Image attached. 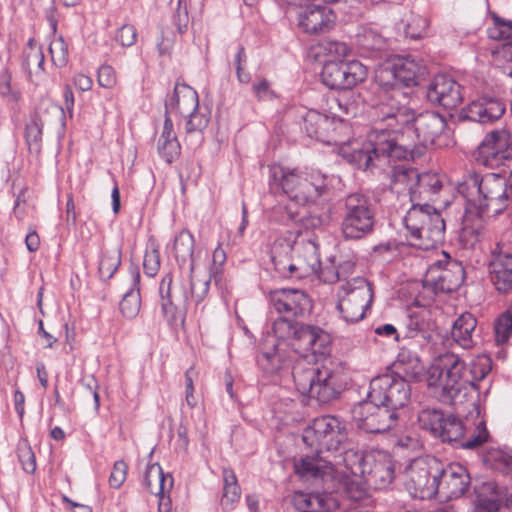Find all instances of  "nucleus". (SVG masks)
Returning a JSON list of instances; mask_svg holds the SVG:
<instances>
[{
    "label": "nucleus",
    "mask_w": 512,
    "mask_h": 512,
    "mask_svg": "<svg viewBox=\"0 0 512 512\" xmlns=\"http://www.w3.org/2000/svg\"><path fill=\"white\" fill-rule=\"evenodd\" d=\"M300 252L296 258V278H304L314 274L320 268V258L318 254V244L315 238H302L300 243H296Z\"/></svg>",
    "instance_id": "obj_29"
},
{
    "label": "nucleus",
    "mask_w": 512,
    "mask_h": 512,
    "mask_svg": "<svg viewBox=\"0 0 512 512\" xmlns=\"http://www.w3.org/2000/svg\"><path fill=\"white\" fill-rule=\"evenodd\" d=\"M291 373L299 393L315 399L319 404L338 399L345 387L343 374L325 364H309L299 360L293 365Z\"/></svg>",
    "instance_id": "obj_4"
},
{
    "label": "nucleus",
    "mask_w": 512,
    "mask_h": 512,
    "mask_svg": "<svg viewBox=\"0 0 512 512\" xmlns=\"http://www.w3.org/2000/svg\"><path fill=\"white\" fill-rule=\"evenodd\" d=\"M437 494L445 499L461 497L470 485L467 469L459 463L443 465L439 461Z\"/></svg>",
    "instance_id": "obj_19"
},
{
    "label": "nucleus",
    "mask_w": 512,
    "mask_h": 512,
    "mask_svg": "<svg viewBox=\"0 0 512 512\" xmlns=\"http://www.w3.org/2000/svg\"><path fill=\"white\" fill-rule=\"evenodd\" d=\"M189 277L191 296L194 299L195 303L198 305L206 297L209 291L212 277L215 279V284H218V268L215 267L214 270L208 276H205L202 279H195L193 273L190 272Z\"/></svg>",
    "instance_id": "obj_50"
},
{
    "label": "nucleus",
    "mask_w": 512,
    "mask_h": 512,
    "mask_svg": "<svg viewBox=\"0 0 512 512\" xmlns=\"http://www.w3.org/2000/svg\"><path fill=\"white\" fill-rule=\"evenodd\" d=\"M488 439L489 433L486 424L483 420H480L471 435L467 438L464 435L457 445L463 449L474 450L486 443Z\"/></svg>",
    "instance_id": "obj_52"
},
{
    "label": "nucleus",
    "mask_w": 512,
    "mask_h": 512,
    "mask_svg": "<svg viewBox=\"0 0 512 512\" xmlns=\"http://www.w3.org/2000/svg\"><path fill=\"white\" fill-rule=\"evenodd\" d=\"M195 240L188 230H182L174 239L173 252L180 266L190 263L189 272H194L193 253Z\"/></svg>",
    "instance_id": "obj_40"
},
{
    "label": "nucleus",
    "mask_w": 512,
    "mask_h": 512,
    "mask_svg": "<svg viewBox=\"0 0 512 512\" xmlns=\"http://www.w3.org/2000/svg\"><path fill=\"white\" fill-rule=\"evenodd\" d=\"M346 423L331 415L315 418L305 429L302 440L315 453L337 452L347 440Z\"/></svg>",
    "instance_id": "obj_9"
},
{
    "label": "nucleus",
    "mask_w": 512,
    "mask_h": 512,
    "mask_svg": "<svg viewBox=\"0 0 512 512\" xmlns=\"http://www.w3.org/2000/svg\"><path fill=\"white\" fill-rule=\"evenodd\" d=\"M173 23L180 34L188 29L189 14L186 0H178L177 8L173 14Z\"/></svg>",
    "instance_id": "obj_62"
},
{
    "label": "nucleus",
    "mask_w": 512,
    "mask_h": 512,
    "mask_svg": "<svg viewBox=\"0 0 512 512\" xmlns=\"http://www.w3.org/2000/svg\"><path fill=\"white\" fill-rule=\"evenodd\" d=\"M121 264V249L119 247H112L103 252L99 263V274L105 279L109 280L117 271Z\"/></svg>",
    "instance_id": "obj_47"
},
{
    "label": "nucleus",
    "mask_w": 512,
    "mask_h": 512,
    "mask_svg": "<svg viewBox=\"0 0 512 512\" xmlns=\"http://www.w3.org/2000/svg\"><path fill=\"white\" fill-rule=\"evenodd\" d=\"M494 341L496 345L506 344L512 336V311L506 310L494 321Z\"/></svg>",
    "instance_id": "obj_48"
},
{
    "label": "nucleus",
    "mask_w": 512,
    "mask_h": 512,
    "mask_svg": "<svg viewBox=\"0 0 512 512\" xmlns=\"http://www.w3.org/2000/svg\"><path fill=\"white\" fill-rule=\"evenodd\" d=\"M404 326L406 337H420L424 341H430L435 328L434 322H432L430 318V312L427 310L410 312L405 320Z\"/></svg>",
    "instance_id": "obj_34"
},
{
    "label": "nucleus",
    "mask_w": 512,
    "mask_h": 512,
    "mask_svg": "<svg viewBox=\"0 0 512 512\" xmlns=\"http://www.w3.org/2000/svg\"><path fill=\"white\" fill-rule=\"evenodd\" d=\"M44 53L34 39H29L22 53V68L29 80L38 83L44 76Z\"/></svg>",
    "instance_id": "obj_33"
},
{
    "label": "nucleus",
    "mask_w": 512,
    "mask_h": 512,
    "mask_svg": "<svg viewBox=\"0 0 512 512\" xmlns=\"http://www.w3.org/2000/svg\"><path fill=\"white\" fill-rule=\"evenodd\" d=\"M437 458H419L411 462L406 470V490L413 498L431 499L437 494Z\"/></svg>",
    "instance_id": "obj_12"
},
{
    "label": "nucleus",
    "mask_w": 512,
    "mask_h": 512,
    "mask_svg": "<svg viewBox=\"0 0 512 512\" xmlns=\"http://www.w3.org/2000/svg\"><path fill=\"white\" fill-rule=\"evenodd\" d=\"M293 240L279 239L271 249V261L275 271L283 278H296V259L291 258Z\"/></svg>",
    "instance_id": "obj_31"
},
{
    "label": "nucleus",
    "mask_w": 512,
    "mask_h": 512,
    "mask_svg": "<svg viewBox=\"0 0 512 512\" xmlns=\"http://www.w3.org/2000/svg\"><path fill=\"white\" fill-rule=\"evenodd\" d=\"M128 472V465L123 460H118L114 463L113 469L109 476V485L112 488H120L126 480Z\"/></svg>",
    "instance_id": "obj_63"
},
{
    "label": "nucleus",
    "mask_w": 512,
    "mask_h": 512,
    "mask_svg": "<svg viewBox=\"0 0 512 512\" xmlns=\"http://www.w3.org/2000/svg\"><path fill=\"white\" fill-rule=\"evenodd\" d=\"M12 76L7 69L0 73V95L8 102L16 103L20 99V92L11 85Z\"/></svg>",
    "instance_id": "obj_59"
},
{
    "label": "nucleus",
    "mask_w": 512,
    "mask_h": 512,
    "mask_svg": "<svg viewBox=\"0 0 512 512\" xmlns=\"http://www.w3.org/2000/svg\"><path fill=\"white\" fill-rule=\"evenodd\" d=\"M199 107L196 90L186 84H176L173 94L165 102V114L176 111L182 117L191 115Z\"/></svg>",
    "instance_id": "obj_28"
},
{
    "label": "nucleus",
    "mask_w": 512,
    "mask_h": 512,
    "mask_svg": "<svg viewBox=\"0 0 512 512\" xmlns=\"http://www.w3.org/2000/svg\"><path fill=\"white\" fill-rule=\"evenodd\" d=\"M298 14L299 27L308 34L330 31L336 20L334 12L319 0H302Z\"/></svg>",
    "instance_id": "obj_17"
},
{
    "label": "nucleus",
    "mask_w": 512,
    "mask_h": 512,
    "mask_svg": "<svg viewBox=\"0 0 512 512\" xmlns=\"http://www.w3.org/2000/svg\"><path fill=\"white\" fill-rule=\"evenodd\" d=\"M401 95L400 91H394L379 96V101L372 106L374 127L367 141L344 143L339 148V154L347 162L363 171L384 170L394 161L414 159L415 154L422 153L400 142V127L414 119V110L397 99Z\"/></svg>",
    "instance_id": "obj_1"
},
{
    "label": "nucleus",
    "mask_w": 512,
    "mask_h": 512,
    "mask_svg": "<svg viewBox=\"0 0 512 512\" xmlns=\"http://www.w3.org/2000/svg\"><path fill=\"white\" fill-rule=\"evenodd\" d=\"M144 272L149 277H154L160 268V252L157 247L146 250L143 260Z\"/></svg>",
    "instance_id": "obj_60"
},
{
    "label": "nucleus",
    "mask_w": 512,
    "mask_h": 512,
    "mask_svg": "<svg viewBox=\"0 0 512 512\" xmlns=\"http://www.w3.org/2000/svg\"><path fill=\"white\" fill-rule=\"evenodd\" d=\"M390 189L397 194L409 197L411 203L422 200V190H417L419 173L408 164L392 167L390 172Z\"/></svg>",
    "instance_id": "obj_24"
},
{
    "label": "nucleus",
    "mask_w": 512,
    "mask_h": 512,
    "mask_svg": "<svg viewBox=\"0 0 512 512\" xmlns=\"http://www.w3.org/2000/svg\"><path fill=\"white\" fill-rule=\"evenodd\" d=\"M130 274L132 276V288L124 294L120 302V310L126 318H134L139 313L141 306L140 272L137 265L130 267Z\"/></svg>",
    "instance_id": "obj_37"
},
{
    "label": "nucleus",
    "mask_w": 512,
    "mask_h": 512,
    "mask_svg": "<svg viewBox=\"0 0 512 512\" xmlns=\"http://www.w3.org/2000/svg\"><path fill=\"white\" fill-rule=\"evenodd\" d=\"M186 131L188 133L202 131L209 123V116L206 113L200 112L199 108L191 115H187Z\"/></svg>",
    "instance_id": "obj_64"
},
{
    "label": "nucleus",
    "mask_w": 512,
    "mask_h": 512,
    "mask_svg": "<svg viewBox=\"0 0 512 512\" xmlns=\"http://www.w3.org/2000/svg\"><path fill=\"white\" fill-rule=\"evenodd\" d=\"M375 81L378 87L382 90V94L390 93V90L392 92L397 91L396 86L399 85V82L393 61L379 67L376 71Z\"/></svg>",
    "instance_id": "obj_49"
},
{
    "label": "nucleus",
    "mask_w": 512,
    "mask_h": 512,
    "mask_svg": "<svg viewBox=\"0 0 512 512\" xmlns=\"http://www.w3.org/2000/svg\"><path fill=\"white\" fill-rule=\"evenodd\" d=\"M295 472L305 480H325L332 477V464L325 460L321 454L305 456L294 464Z\"/></svg>",
    "instance_id": "obj_32"
},
{
    "label": "nucleus",
    "mask_w": 512,
    "mask_h": 512,
    "mask_svg": "<svg viewBox=\"0 0 512 512\" xmlns=\"http://www.w3.org/2000/svg\"><path fill=\"white\" fill-rule=\"evenodd\" d=\"M394 372L390 374H398L409 383L410 380H418L423 372L424 367L415 353H411L407 350H402L394 363Z\"/></svg>",
    "instance_id": "obj_35"
},
{
    "label": "nucleus",
    "mask_w": 512,
    "mask_h": 512,
    "mask_svg": "<svg viewBox=\"0 0 512 512\" xmlns=\"http://www.w3.org/2000/svg\"><path fill=\"white\" fill-rule=\"evenodd\" d=\"M501 172L467 175L460 192L465 194V213L462 217L460 238L473 245L478 241L485 215H498L512 204V173L509 178Z\"/></svg>",
    "instance_id": "obj_2"
},
{
    "label": "nucleus",
    "mask_w": 512,
    "mask_h": 512,
    "mask_svg": "<svg viewBox=\"0 0 512 512\" xmlns=\"http://www.w3.org/2000/svg\"><path fill=\"white\" fill-rule=\"evenodd\" d=\"M399 85L412 87L427 73L423 60L413 56L399 57L393 60Z\"/></svg>",
    "instance_id": "obj_30"
},
{
    "label": "nucleus",
    "mask_w": 512,
    "mask_h": 512,
    "mask_svg": "<svg viewBox=\"0 0 512 512\" xmlns=\"http://www.w3.org/2000/svg\"><path fill=\"white\" fill-rule=\"evenodd\" d=\"M304 208L298 207L296 204H278L272 208L271 219L282 224L289 222H297L300 211Z\"/></svg>",
    "instance_id": "obj_53"
},
{
    "label": "nucleus",
    "mask_w": 512,
    "mask_h": 512,
    "mask_svg": "<svg viewBox=\"0 0 512 512\" xmlns=\"http://www.w3.org/2000/svg\"><path fill=\"white\" fill-rule=\"evenodd\" d=\"M356 42L363 52L373 53L385 48V39L376 31L363 28L356 35Z\"/></svg>",
    "instance_id": "obj_46"
},
{
    "label": "nucleus",
    "mask_w": 512,
    "mask_h": 512,
    "mask_svg": "<svg viewBox=\"0 0 512 512\" xmlns=\"http://www.w3.org/2000/svg\"><path fill=\"white\" fill-rule=\"evenodd\" d=\"M477 318L470 312H464L459 315L451 327V338L458 346L463 349H473L479 340L477 333Z\"/></svg>",
    "instance_id": "obj_27"
},
{
    "label": "nucleus",
    "mask_w": 512,
    "mask_h": 512,
    "mask_svg": "<svg viewBox=\"0 0 512 512\" xmlns=\"http://www.w3.org/2000/svg\"><path fill=\"white\" fill-rule=\"evenodd\" d=\"M351 472L361 475L369 486L383 489L393 480L394 465L386 453H368L358 457V464L351 468Z\"/></svg>",
    "instance_id": "obj_15"
},
{
    "label": "nucleus",
    "mask_w": 512,
    "mask_h": 512,
    "mask_svg": "<svg viewBox=\"0 0 512 512\" xmlns=\"http://www.w3.org/2000/svg\"><path fill=\"white\" fill-rule=\"evenodd\" d=\"M508 138L509 134L504 129L487 134L475 152L477 163L492 169L503 166L512 173V143H508Z\"/></svg>",
    "instance_id": "obj_14"
},
{
    "label": "nucleus",
    "mask_w": 512,
    "mask_h": 512,
    "mask_svg": "<svg viewBox=\"0 0 512 512\" xmlns=\"http://www.w3.org/2000/svg\"><path fill=\"white\" fill-rule=\"evenodd\" d=\"M426 98L432 105L454 109L462 103L464 96L462 86L453 77L438 74L428 84Z\"/></svg>",
    "instance_id": "obj_18"
},
{
    "label": "nucleus",
    "mask_w": 512,
    "mask_h": 512,
    "mask_svg": "<svg viewBox=\"0 0 512 512\" xmlns=\"http://www.w3.org/2000/svg\"><path fill=\"white\" fill-rule=\"evenodd\" d=\"M373 298L371 284L363 277H355L341 285L337 309L348 323L362 320Z\"/></svg>",
    "instance_id": "obj_10"
},
{
    "label": "nucleus",
    "mask_w": 512,
    "mask_h": 512,
    "mask_svg": "<svg viewBox=\"0 0 512 512\" xmlns=\"http://www.w3.org/2000/svg\"><path fill=\"white\" fill-rule=\"evenodd\" d=\"M42 123L40 118L35 115L31 117L25 128V138L30 153L39 154L42 141Z\"/></svg>",
    "instance_id": "obj_51"
},
{
    "label": "nucleus",
    "mask_w": 512,
    "mask_h": 512,
    "mask_svg": "<svg viewBox=\"0 0 512 512\" xmlns=\"http://www.w3.org/2000/svg\"><path fill=\"white\" fill-rule=\"evenodd\" d=\"M490 371L491 359L485 355L477 356L468 367L458 355L446 353L440 357L439 364L432 368L429 388L441 403L461 405L478 391L476 383Z\"/></svg>",
    "instance_id": "obj_3"
},
{
    "label": "nucleus",
    "mask_w": 512,
    "mask_h": 512,
    "mask_svg": "<svg viewBox=\"0 0 512 512\" xmlns=\"http://www.w3.org/2000/svg\"><path fill=\"white\" fill-rule=\"evenodd\" d=\"M341 90H350L367 77V68L357 60L341 61Z\"/></svg>",
    "instance_id": "obj_42"
},
{
    "label": "nucleus",
    "mask_w": 512,
    "mask_h": 512,
    "mask_svg": "<svg viewBox=\"0 0 512 512\" xmlns=\"http://www.w3.org/2000/svg\"><path fill=\"white\" fill-rule=\"evenodd\" d=\"M442 188L441 181L431 174H419V180L416 185L417 190H422V199L427 196L437 194Z\"/></svg>",
    "instance_id": "obj_57"
},
{
    "label": "nucleus",
    "mask_w": 512,
    "mask_h": 512,
    "mask_svg": "<svg viewBox=\"0 0 512 512\" xmlns=\"http://www.w3.org/2000/svg\"><path fill=\"white\" fill-rule=\"evenodd\" d=\"M143 484L151 494L169 493L173 487L171 475H165L157 463L148 465L145 471Z\"/></svg>",
    "instance_id": "obj_38"
},
{
    "label": "nucleus",
    "mask_w": 512,
    "mask_h": 512,
    "mask_svg": "<svg viewBox=\"0 0 512 512\" xmlns=\"http://www.w3.org/2000/svg\"><path fill=\"white\" fill-rule=\"evenodd\" d=\"M223 491L220 505L223 510H233L235 504L241 497V488L235 472L230 468H224L222 471Z\"/></svg>",
    "instance_id": "obj_41"
},
{
    "label": "nucleus",
    "mask_w": 512,
    "mask_h": 512,
    "mask_svg": "<svg viewBox=\"0 0 512 512\" xmlns=\"http://www.w3.org/2000/svg\"><path fill=\"white\" fill-rule=\"evenodd\" d=\"M52 62L57 67H64L68 63V45L62 37H57L49 45Z\"/></svg>",
    "instance_id": "obj_55"
},
{
    "label": "nucleus",
    "mask_w": 512,
    "mask_h": 512,
    "mask_svg": "<svg viewBox=\"0 0 512 512\" xmlns=\"http://www.w3.org/2000/svg\"><path fill=\"white\" fill-rule=\"evenodd\" d=\"M322 82L331 89H341V61H328L321 72Z\"/></svg>",
    "instance_id": "obj_54"
},
{
    "label": "nucleus",
    "mask_w": 512,
    "mask_h": 512,
    "mask_svg": "<svg viewBox=\"0 0 512 512\" xmlns=\"http://www.w3.org/2000/svg\"><path fill=\"white\" fill-rule=\"evenodd\" d=\"M293 505L299 512H325L331 508V500L326 493H304L294 495Z\"/></svg>",
    "instance_id": "obj_36"
},
{
    "label": "nucleus",
    "mask_w": 512,
    "mask_h": 512,
    "mask_svg": "<svg viewBox=\"0 0 512 512\" xmlns=\"http://www.w3.org/2000/svg\"><path fill=\"white\" fill-rule=\"evenodd\" d=\"M257 364L265 373L275 374L288 369L291 360L278 348L277 344H273L271 351L261 352L257 356Z\"/></svg>",
    "instance_id": "obj_39"
},
{
    "label": "nucleus",
    "mask_w": 512,
    "mask_h": 512,
    "mask_svg": "<svg viewBox=\"0 0 512 512\" xmlns=\"http://www.w3.org/2000/svg\"><path fill=\"white\" fill-rule=\"evenodd\" d=\"M485 461L495 465L496 468L512 469V455L500 448H490Z\"/></svg>",
    "instance_id": "obj_58"
},
{
    "label": "nucleus",
    "mask_w": 512,
    "mask_h": 512,
    "mask_svg": "<svg viewBox=\"0 0 512 512\" xmlns=\"http://www.w3.org/2000/svg\"><path fill=\"white\" fill-rule=\"evenodd\" d=\"M18 458L22 464L23 470L27 473H33L36 470V460L34 452L27 443H21L18 446Z\"/></svg>",
    "instance_id": "obj_61"
},
{
    "label": "nucleus",
    "mask_w": 512,
    "mask_h": 512,
    "mask_svg": "<svg viewBox=\"0 0 512 512\" xmlns=\"http://www.w3.org/2000/svg\"><path fill=\"white\" fill-rule=\"evenodd\" d=\"M351 96V93L344 92L331 101L330 110L333 111L334 115L332 118H335V121H337L338 128L343 126L344 116H354L357 113V105L353 101H350Z\"/></svg>",
    "instance_id": "obj_44"
},
{
    "label": "nucleus",
    "mask_w": 512,
    "mask_h": 512,
    "mask_svg": "<svg viewBox=\"0 0 512 512\" xmlns=\"http://www.w3.org/2000/svg\"><path fill=\"white\" fill-rule=\"evenodd\" d=\"M464 279L465 270L462 264L449 259L444 264L439 261L431 265L425 283L436 293H451L463 284Z\"/></svg>",
    "instance_id": "obj_16"
},
{
    "label": "nucleus",
    "mask_w": 512,
    "mask_h": 512,
    "mask_svg": "<svg viewBox=\"0 0 512 512\" xmlns=\"http://www.w3.org/2000/svg\"><path fill=\"white\" fill-rule=\"evenodd\" d=\"M368 397L399 413L410 401L411 388L400 375L386 373L371 380Z\"/></svg>",
    "instance_id": "obj_11"
},
{
    "label": "nucleus",
    "mask_w": 512,
    "mask_h": 512,
    "mask_svg": "<svg viewBox=\"0 0 512 512\" xmlns=\"http://www.w3.org/2000/svg\"><path fill=\"white\" fill-rule=\"evenodd\" d=\"M404 225L410 234L411 244L420 249H433L444 242L445 220L436 208L427 203L413 202L404 217Z\"/></svg>",
    "instance_id": "obj_6"
},
{
    "label": "nucleus",
    "mask_w": 512,
    "mask_h": 512,
    "mask_svg": "<svg viewBox=\"0 0 512 512\" xmlns=\"http://www.w3.org/2000/svg\"><path fill=\"white\" fill-rule=\"evenodd\" d=\"M445 413L436 408L422 409L418 414L419 426L430 432L434 437L439 433L441 425L443 424Z\"/></svg>",
    "instance_id": "obj_45"
},
{
    "label": "nucleus",
    "mask_w": 512,
    "mask_h": 512,
    "mask_svg": "<svg viewBox=\"0 0 512 512\" xmlns=\"http://www.w3.org/2000/svg\"><path fill=\"white\" fill-rule=\"evenodd\" d=\"M270 303L280 315L302 316L311 309L308 295L299 289H277L270 293Z\"/></svg>",
    "instance_id": "obj_21"
},
{
    "label": "nucleus",
    "mask_w": 512,
    "mask_h": 512,
    "mask_svg": "<svg viewBox=\"0 0 512 512\" xmlns=\"http://www.w3.org/2000/svg\"><path fill=\"white\" fill-rule=\"evenodd\" d=\"M505 112V104L493 97H480L461 111V116L473 122L487 124L498 120Z\"/></svg>",
    "instance_id": "obj_23"
},
{
    "label": "nucleus",
    "mask_w": 512,
    "mask_h": 512,
    "mask_svg": "<svg viewBox=\"0 0 512 512\" xmlns=\"http://www.w3.org/2000/svg\"><path fill=\"white\" fill-rule=\"evenodd\" d=\"M291 317L282 315L273 322V332L279 339L293 338L292 346L304 357L308 353L325 357L331 353L332 337L324 329L308 324H298Z\"/></svg>",
    "instance_id": "obj_7"
},
{
    "label": "nucleus",
    "mask_w": 512,
    "mask_h": 512,
    "mask_svg": "<svg viewBox=\"0 0 512 512\" xmlns=\"http://www.w3.org/2000/svg\"><path fill=\"white\" fill-rule=\"evenodd\" d=\"M376 223V207L370 198L359 193L345 198L341 221L345 239L360 240L372 234Z\"/></svg>",
    "instance_id": "obj_8"
},
{
    "label": "nucleus",
    "mask_w": 512,
    "mask_h": 512,
    "mask_svg": "<svg viewBox=\"0 0 512 512\" xmlns=\"http://www.w3.org/2000/svg\"><path fill=\"white\" fill-rule=\"evenodd\" d=\"M489 274L491 282L499 292L506 293L512 289V253L503 251L500 244L493 251Z\"/></svg>",
    "instance_id": "obj_26"
},
{
    "label": "nucleus",
    "mask_w": 512,
    "mask_h": 512,
    "mask_svg": "<svg viewBox=\"0 0 512 512\" xmlns=\"http://www.w3.org/2000/svg\"><path fill=\"white\" fill-rule=\"evenodd\" d=\"M467 428L463 421L453 414H446L443 424L436 437L442 442L458 444L466 434Z\"/></svg>",
    "instance_id": "obj_43"
},
{
    "label": "nucleus",
    "mask_w": 512,
    "mask_h": 512,
    "mask_svg": "<svg viewBox=\"0 0 512 512\" xmlns=\"http://www.w3.org/2000/svg\"><path fill=\"white\" fill-rule=\"evenodd\" d=\"M352 418L367 433H384L396 426L399 413L367 397L354 405Z\"/></svg>",
    "instance_id": "obj_13"
},
{
    "label": "nucleus",
    "mask_w": 512,
    "mask_h": 512,
    "mask_svg": "<svg viewBox=\"0 0 512 512\" xmlns=\"http://www.w3.org/2000/svg\"><path fill=\"white\" fill-rule=\"evenodd\" d=\"M428 26L427 18L420 15L412 16L406 24L405 34L411 39H419L426 34Z\"/></svg>",
    "instance_id": "obj_56"
},
{
    "label": "nucleus",
    "mask_w": 512,
    "mask_h": 512,
    "mask_svg": "<svg viewBox=\"0 0 512 512\" xmlns=\"http://www.w3.org/2000/svg\"><path fill=\"white\" fill-rule=\"evenodd\" d=\"M303 129L310 138L327 144L339 142L335 118L329 117L317 110L311 109L303 116Z\"/></svg>",
    "instance_id": "obj_22"
},
{
    "label": "nucleus",
    "mask_w": 512,
    "mask_h": 512,
    "mask_svg": "<svg viewBox=\"0 0 512 512\" xmlns=\"http://www.w3.org/2000/svg\"><path fill=\"white\" fill-rule=\"evenodd\" d=\"M269 186L282 191L293 201L306 204L314 202L328 189V178L318 170H301L281 164L269 166Z\"/></svg>",
    "instance_id": "obj_5"
},
{
    "label": "nucleus",
    "mask_w": 512,
    "mask_h": 512,
    "mask_svg": "<svg viewBox=\"0 0 512 512\" xmlns=\"http://www.w3.org/2000/svg\"><path fill=\"white\" fill-rule=\"evenodd\" d=\"M172 283V275L168 273L162 278L159 286L162 314L170 324L181 316L188 300L186 291L179 294L173 292Z\"/></svg>",
    "instance_id": "obj_25"
},
{
    "label": "nucleus",
    "mask_w": 512,
    "mask_h": 512,
    "mask_svg": "<svg viewBox=\"0 0 512 512\" xmlns=\"http://www.w3.org/2000/svg\"><path fill=\"white\" fill-rule=\"evenodd\" d=\"M414 133L418 143L426 147H441L443 133L447 126L446 120L437 112L426 111L412 119Z\"/></svg>",
    "instance_id": "obj_20"
}]
</instances>
